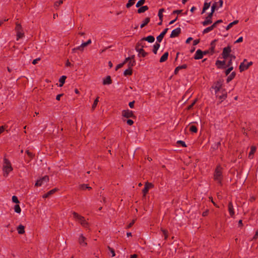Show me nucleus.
<instances>
[{
	"instance_id": "obj_1",
	"label": "nucleus",
	"mask_w": 258,
	"mask_h": 258,
	"mask_svg": "<svg viewBox=\"0 0 258 258\" xmlns=\"http://www.w3.org/2000/svg\"><path fill=\"white\" fill-rule=\"evenodd\" d=\"M13 170V167L11 163L9 160L5 158L4 159V163L3 166V175L5 177H7L12 171Z\"/></svg>"
},
{
	"instance_id": "obj_2",
	"label": "nucleus",
	"mask_w": 258,
	"mask_h": 258,
	"mask_svg": "<svg viewBox=\"0 0 258 258\" xmlns=\"http://www.w3.org/2000/svg\"><path fill=\"white\" fill-rule=\"evenodd\" d=\"M214 180L219 183H221L223 179L222 168L220 166H218L215 169L214 175Z\"/></svg>"
},
{
	"instance_id": "obj_3",
	"label": "nucleus",
	"mask_w": 258,
	"mask_h": 258,
	"mask_svg": "<svg viewBox=\"0 0 258 258\" xmlns=\"http://www.w3.org/2000/svg\"><path fill=\"white\" fill-rule=\"evenodd\" d=\"M74 218L78 220L82 226L87 227L88 225V222L85 220V218L75 212H73Z\"/></svg>"
},
{
	"instance_id": "obj_4",
	"label": "nucleus",
	"mask_w": 258,
	"mask_h": 258,
	"mask_svg": "<svg viewBox=\"0 0 258 258\" xmlns=\"http://www.w3.org/2000/svg\"><path fill=\"white\" fill-rule=\"evenodd\" d=\"M222 82L221 80H219L214 84L212 88L214 89L215 93L216 96H218L219 93H220L221 91H222V90H223L222 88Z\"/></svg>"
},
{
	"instance_id": "obj_5",
	"label": "nucleus",
	"mask_w": 258,
	"mask_h": 258,
	"mask_svg": "<svg viewBox=\"0 0 258 258\" xmlns=\"http://www.w3.org/2000/svg\"><path fill=\"white\" fill-rule=\"evenodd\" d=\"M247 60L246 59H244L243 61L240 63L239 66V70L240 72L247 70L251 65H252V61H250L246 63L245 62Z\"/></svg>"
},
{
	"instance_id": "obj_6",
	"label": "nucleus",
	"mask_w": 258,
	"mask_h": 258,
	"mask_svg": "<svg viewBox=\"0 0 258 258\" xmlns=\"http://www.w3.org/2000/svg\"><path fill=\"white\" fill-rule=\"evenodd\" d=\"M49 181V177L47 175L44 176V177L40 178L39 179L37 180L36 182L35 183V185L36 186H41L44 184L46 183Z\"/></svg>"
},
{
	"instance_id": "obj_7",
	"label": "nucleus",
	"mask_w": 258,
	"mask_h": 258,
	"mask_svg": "<svg viewBox=\"0 0 258 258\" xmlns=\"http://www.w3.org/2000/svg\"><path fill=\"white\" fill-rule=\"evenodd\" d=\"M231 51V47L227 46L226 47H224L222 52V56L224 58H227L230 54V52Z\"/></svg>"
},
{
	"instance_id": "obj_8",
	"label": "nucleus",
	"mask_w": 258,
	"mask_h": 258,
	"mask_svg": "<svg viewBox=\"0 0 258 258\" xmlns=\"http://www.w3.org/2000/svg\"><path fill=\"white\" fill-rule=\"evenodd\" d=\"M122 115L126 118H130L133 117L134 114L132 111L127 109L122 111Z\"/></svg>"
},
{
	"instance_id": "obj_9",
	"label": "nucleus",
	"mask_w": 258,
	"mask_h": 258,
	"mask_svg": "<svg viewBox=\"0 0 258 258\" xmlns=\"http://www.w3.org/2000/svg\"><path fill=\"white\" fill-rule=\"evenodd\" d=\"M153 187V184L151 183L146 182L145 185V187L143 189V192L144 196H145L146 194L148 192L149 189Z\"/></svg>"
},
{
	"instance_id": "obj_10",
	"label": "nucleus",
	"mask_w": 258,
	"mask_h": 258,
	"mask_svg": "<svg viewBox=\"0 0 258 258\" xmlns=\"http://www.w3.org/2000/svg\"><path fill=\"white\" fill-rule=\"evenodd\" d=\"M86 238L84 235L81 234L79 238V243L82 246H86L87 243L86 242Z\"/></svg>"
},
{
	"instance_id": "obj_11",
	"label": "nucleus",
	"mask_w": 258,
	"mask_h": 258,
	"mask_svg": "<svg viewBox=\"0 0 258 258\" xmlns=\"http://www.w3.org/2000/svg\"><path fill=\"white\" fill-rule=\"evenodd\" d=\"M181 32V29L178 27L172 30L170 34V38H174L178 36Z\"/></svg>"
},
{
	"instance_id": "obj_12",
	"label": "nucleus",
	"mask_w": 258,
	"mask_h": 258,
	"mask_svg": "<svg viewBox=\"0 0 258 258\" xmlns=\"http://www.w3.org/2000/svg\"><path fill=\"white\" fill-rule=\"evenodd\" d=\"M168 28H165L161 33L157 37V41L160 43L162 41L164 36L166 34Z\"/></svg>"
},
{
	"instance_id": "obj_13",
	"label": "nucleus",
	"mask_w": 258,
	"mask_h": 258,
	"mask_svg": "<svg viewBox=\"0 0 258 258\" xmlns=\"http://www.w3.org/2000/svg\"><path fill=\"white\" fill-rule=\"evenodd\" d=\"M203 52L200 49H198L196 51V53L195 54V56H194L195 59H202L203 58Z\"/></svg>"
},
{
	"instance_id": "obj_14",
	"label": "nucleus",
	"mask_w": 258,
	"mask_h": 258,
	"mask_svg": "<svg viewBox=\"0 0 258 258\" xmlns=\"http://www.w3.org/2000/svg\"><path fill=\"white\" fill-rule=\"evenodd\" d=\"M220 99H221L222 101L223 100H224L227 97V93L225 90H222V91H221L220 93H219V96H217Z\"/></svg>"
},
{
	"instance_id": "obj_15",
	"label": "nucleus",
	"mask_w": 258,
	"mask_h": 258,
	"mask_svg": "<svg viewBox=\"0 0 258 258\" xmlns=\"http://www.w3.org/2000/svg\"><path fill=\"white\" fill-rule=\"evenodd\" d=\"M228 211H229L230 215L231 217H233L234 215V211L233 204L231 202H230L228 204Z\"/></svg>"
},
{
	"instance_id": "obj_16",
	"label": "nucleus",
	"mask_w": 258,
	"mask_h": 258,
	"mask_svg": "<svg viewBox=\"0 0 258 258\" xmlns=\"http://www.w3.org/2000/svg\"><path fill=\"white\" fill-rule=\"evenodd\" d=\"M142 40L147 41L149 43H153L155 41V38L154 36L150 35L146 37H143Z\"/></svg>"
},
{
	"instance_id": "obj_17",
	"label": "nucleus",
	"mask_w": 258,
	"mask_h": 258,
	"mask_svg": "<svg viewBox=\"0 0 258 258\" xmlns=\"http://www.w3.org/2000/svg\"><path fill=\"white\" fill-rule=\"evenodd\" d=\"M136 50L139 52V55H142L143 57H145L147 55V53L142 48H136Z\"/></svg>"
},
{
	"instance_id": "obj_18",
	"label": "nucleus",
	"mask_w": 258,
	"mask_h": 258,
	"mask_svg": "<svg viewBox=\"0 0 258 258\" xmlns=\"http://www.w3.org/2000/svg\"><path fill=\"white\" fill-rule=\"evenodd\" d=\"M256 151V148L254 146H251L250 148V151L248 154V157L250 159H252L253 157V154Z\"/></svg>"
},
{
	"instance_id": "obj_19",
	"label": "nucleus",
	"mask_w": 258,
	"mask_h": 258,
	"mask_svg": "<svg viewBox=\"0 0 258 258\" xmlns=\"http://www.w3.org/2000/svg\"><path fill=\"white\" fill-rule=\"evenodd\" d=\"M56 190H57L56 188L52 189L50 190V191H49L48 192H47L46 194L43 195L42 198H47L49 197L50 195L54 194Z\"/></svg>"
},
{
	"instance_id": "obj_20",
	"label": "nucleus",
	"mask_w": 258,
	"mask_h": 258,
	"mask_svg": "<svg viewBox=\"0 0 258 258\" xmlns=\"http://www.w3.org/2000/svg\"><path fill=\"white\" fill-rule=\"evenodd\" d=\"M17 230L18 231V233L19 234H23L25 233V227L22 225H20L17 227Z\"/></svg>"
},
{
	"instance_id": "obj_21",
	"label": "nucleus",
	"mask_w": 258,
	"mask_h": 258,
	"mask_svg": "<svg viewBox=\"0 0 258 258\" xmlns=\"http://www.w3.org/2000/svg\"><path fill=\"white\" fill-rule=\"evenodd\" d=\"M212 23V19L210 17H206L205 20L202 22V24L203 26H207L209 24H211Z\"/></svg>"
},
{
	"instance_id": "obj_22",
	"label": "nucleus",
	"mask_w": 258,
	"mask_h": 258,
	"mask_svg": "<svg viewBox=\"0 0 258 258\" xmlns=\"http://www.w3.org/2000/svg\"><path fill=\"white\" fill-rule=\"evenodd\" d=\"M187 68V66L185 64H182L181 66H178L176 67L174 70V74H177L179 70L181 69H185Z\"/></svg>"
},
{
	"instance_id": "obj_23",
	"label": "nucleus",
	"mask_w": 258,
	"mask_h": 258,
	"mask_svg": "<svg viewBox=\"0 0 258 258\" xmlns=\"http://www.w3.org/2000/svg\"><path fill=\"white\" fill-rule=\"evenodd\" d=\"M168 56V53L167 52H165L163 54V55L161 57V58L160 59V62H163L165 61L167 59Z\"/></svg>"
},
{
	"instance_id": "obj_24",
	"label": "nucleus",
	"mask_w": 258,
	"mask_h": 258,
	"mask_svg": "<svg viewBox=\"0 0 258 258\" xmlns=\"http://www.w3.org/2000/svg\"><path fill=\"white\" fill-rule=\"evenodd\" d=\"M148 9L149 8L147 6H142L138 10V13L140 14L144 13L145 11H147Z\"/></svg>"
},
{
	"instance_id": "obj_25",
	"label": "nucleus",
	"mask_w": 258,
	"mask_h": 258,
	"mask_svg": "<svg viewBox=\"0 0 258 258\" xmlns=\"http://www.w3.org/2000/svg\"><path fill=\"white\" fill-rule=\"evenodd\" d=\"M160 46V45L158 42V43L157 42L155 43V44L154 45L153 52H154V54L157 53V50L159 48Z\"/></svg>"
},
{
	"instance_id": "obj_26",
	"label": "nucleus",
	"mask_w": 258,
	"mask_h": 258,
	"mask_svg": "<svg viewBox=\"0 0 258 258\" xmlns=\"http://www.w3.org/2000/svg\"><path fill=\"white\" fill-rule=\"evenodd\" d=\"M134 56H133L132 57H130V59L128 60V61H129L128 67H131V69H132V67H133L134 66H135L136 64V61L133 59Z\"/></svg>"
},
{
	"instance_id": "obj_27",
	"label": "nucleus",
	"mask_w": 258,
	"mask_h": 258,
	"mask_svg": "<svg viewBox=\"0 0 258 258\" xmlns=\"http://www.w3.org/2000/svg\"><path fill=\"white\" fill-rule=\"evenodd\" d=\"M128 59H130V57H127L125 59L124 61L122 62V63H120L119 64H118L116 67V70H118V69L119 68H121V67H123V66L127 62H128Z\"/></svg>"
},
{
	"instance_id": "obj_28",
	"label": "nucleus",
	"mask_w": 258,
	"mask_h": 258,
	"mask_svg": "<svg viewBox=\"0 0 258 258\" xmlns=\"http://www.w3.org/2000/svg\"><path fill=\"white\" fill-rule=\"evenodd\" d=\"M104 85H109L111 83V80L110 76H107L105 79L103 80Z\"/></svg>"
},
{
	"instance_id": "obj_29",
	"label": "nucleus",
	"mask_w": 258,
	"mask_h": 258,
	"mask_svg": "<svg viewBox=\"0 0 258 258\" xmlns=\"http://www.w3.org/2000/svg\"><path fill=\"white\" fill-rule=\"evenodd\" d=\"M144 40H142V38L137 43L136 48H142L144 47Z\"/></svg>"
},
{
	"instance_id": "obj_30",
	"label": "nucleus",
	"mask_w": 258,
	"mask_h": 258,
	"mask_svg": "<svg viewBox=\"0 0 258 258\" xmlns=\"http://www.w3.org/2000/svg\"><path fill=\"white\" fill-rule=\"evenodd\" d=\"M66 79V77L65 76H62L60 78V79L59 80V87H62L63 86V84L65 82Z\"/></svg>"
},
{
	"instance_id": "obj_31",
	"label": "nucleus",
	"mask_w": 258,
	"mask_h": 258,
	"mask_svg": "<svg viewBox=\"0 0 258 258\" xmlns=\"http://www.w3.org/2000/svg\"><path fill=\"white\" fill-rule=\"evenodd\" d=\"M238 22V20H235L233 22L229 23L226 28V30L230 29L234 25L237 24Z\"/></svg>"
},
{
	"instance_id": "obj_32",
	"label": "nucleus",
	"mask_w": 258,
	"mask_h": 258,
	"mask_svg": "<svg viewBox=\"0 0 258 258\" xmlns=\"http://www.w3.org/2000/svg\"><path fill=\"white\" fill-rule=\"evenodd\" d=\"M123 74L124 76L131 75L132 74V69L131 67H128L127 69L125 70L124 71Z\"/></svg>"
},
{
	"instance_id": "obj_33",
	"label": "nucleus",
	"mask_w": 258,
	"mask_h": 258,
	"mask_svg": "<svg viewBox=\"0 0 258 258\" xmlns=\"http://www.w3.org/2000/svg\"><path fill=\"white\" fill-rule=\"evenodd\" d=\"M150 22V18H146L142 22L141 25V28H142L145 26Z\"/></svg>"
},
{
	"instance_id": "obj_34",
	"label": "nucleus",
	"mask_w": 258,
	"mask_h": 258,
	"mask_svg": "<svg viewBox=\"0 0 258 258\" xmlns=\"http://www.w3.org/2000/svg\"><path fill=\"white\" fill-rule=\"evenodd\" d=\"M210 6V3H205L204 5V7H203V11H202V14L205 13V12L209 8Z\"/></svg>"
},
{
	"instance_id": "obj_35",
	"label": "nucleus",
	"mask_w": 258,
	"mask_h": 258,
	"mask_svg": "<svg viewBox=\"0 0 258 258\" xmlns=\"http://www.w3.org/2000/svg\"><path fill=\"white\" fill-rule=\"evenodd\" d=\"M17 32V40H18L19 39L21 38L24 36V32L23 31H18Z\"/></svg>"
},
{
	"instance_id": "obj_36",
	"label": "nucleus",
	"mask_w": 258,
	"mask_h": 258,
	"mask_svg": "<svg viewBox=\"0 0 258 258\" xmlns=\"http://www.w3.org/2000/svg\"><path fill=\"white\" fill-rule=\"evenodd\" d=\"M216 40H214L213 41H212L211 43V48H210V50L213 53L214 52V49H215V42H216Z\"/></svg>"
},
{
	"instance_id": "obj_37",
	"label": "nucleus",
	"mask_w": 258,
	"mask_h": 258,
	"mask_svg": "<svg viewBox=\"0 0 258 258\" xmlns=\"http://www.w3.org/2000/svg\"><path fill=\"white\" fill-rule=\"evenodd\" d=\"M216 64L218 67H220L221 66H223L225 64V61L224 60L221 61V60H217L216 62Z\"/></svg>"
},
{
	"instance_id": "obj_38",
	"label": "nucleus",
	"mask_w": 258,
	"mask_h": 258,
	"mask_svg": "<svg viewBox=\"0 0 258 258\" xmlns=\"http://www.w3.org/2000/svg\"><path fill=\"white\" fill-rule=\"evenodd\" d=\"M235 74L234 72H232L227 78V82H229L231 81L235 77Z\"/></svg>"
},
{
	"instance_id": "obj_39",
	"label": "nucleus",
	"mask_w": 258,
	"mask_h": 258,
	"mask_svg": "<svg viewBox=\"0 0 258 258\" xmlns=\"http://www.w3.org/2000/svg\"><path fill=\"white\" fill-rule=\"evenodd\" d=\"M63 3V0H59L58 1L56 2L54 4V7L55 8L57 9L58 7Z\"/></svg>"
},
{
	"instance_id": "obj_40",
	"label": "nucleus",
	"mask_w": 258,
	"mask_h": 258,
	"mask_svg": "<svg viewBox=\"0 0 258 258\" xmlns=\"http://www.w3.org/2000/svg\"><path fill=\"white\" fill-rule=\"evenodd\" d=\"M15 212L17 213H20L21 211V209L19 205H16L14 207Z\"/></svg>"
},
{
	"instance_id": "obj_41",
	"label": "nucleus",
	"mask_w": 258,
	"mask_h": 258,
	"mask_svg": "<svg viewBox=\"0 0 258 258\" xmlns=\"http://www.w3.org/2000/svg\"><path fill=\"white\" fill-rule=\"evenodd\" d=\"M99 97H97L96 99L94 100V102L92 105V108L93 109H94L95 108V107H96L98 102H99Z\"/></svg>"
},
{
	"instance_id": "obj_42",
	"label": "nucleus",
	"mask_w": 258,
	"mask_h": 258,
	"mask_svg": "<svg viewBox=\"0 0 258 258\" xmlns=\"http://www.w3.org/2000/svg\"><path fill=\"white\" fill-rule=\"evenodd\" d=\"M135 4V1L134 0H129L128 3L126 5V7L127 8H130Z\"/></svg>"
},
{
	"instance_id": "obj_43",
	"label": "nucleus",
	"mask_w": 258,
	"mask_h": 258,
	"mask_svg": "<svg viewBox=\"0 0 258 258\" xmlns=\"http://www.w3.org/2000/svg\"><path fill=\"white\" fill-rule=\"evenodd\" d=\"M189 131L193 133H197L198 131V130L196 126L191 125L189 126Z\"/></svg>"
},
{
	"instance_id": "obj_44",
	"label": "nucleus",
	"mask_w": 258,
	"mask_h": 258,
	"mask_svg": "<svg viewBox=\"0 0 258 258\" xmlns=\"http://www.w3.org/2000/svg\"><path fill=\"white\" fill-rule=\"evenodd\" d=\"M15 30L16 32H18V31H23L22 30V28L20 24H18V23H16V28H15Z\"/></svg>"
},
{
	"instance_id": "obj_45",
	"label": "nucleus",
	"mask_w": 258,
	"mask_h": 258,
	"mask_svg": "<svg viewBox=\"0 0 258 258\" xmlns=\"http://www.w3.org/2000/svg\"><path fill=\"white\" fill-rule=\"evenodd\" d=\"M145 3V0H140L137 3L136 7L139 8V7H141L142 5L144 4Z\"/></svg>"
},
{
	"instance_id": "obj_46",
	"label": "nucleus",
	"mask_w": 258,
	"mask_h": 258,
	"mask_svg": "<svg viewBox=\"0 0 258 258\" xmlns=\"http://www.w3.org/2000/svg\"><path fill=\"white\" fill-rule=\"evenodd\" d=\"M212 30H213L211 26H210V27H208L205 28L203 30V34H206V33H207L211 31Z\"/></svg>"
},
{
	"instance_id": "obj_47",
	"label": "nucleus",
	"mask_w": 258,
	"mask_h": 258,
	"mask_svg": "<svg viewBox=\"0 0 258 258\" xmlns=\"http://www.w3.org/2000/svg\"><path fill=\"white\" fill-rule=\"evenodd\" d=\"M80 188L82 189H91V187L89 186L86 184H81L80 185Z\"/></svg>"
},
{
	"instance_id": "obj_48",
	"label": "nucleus",
	"mask_w": 258,
	"mask_h": 258,
	"mask_svg": "<svg viewBox=\"0 0 258 258\" xmlns=\"http://www.w3.org/2000/svg\"><path fill=\"white\" fill-rule=\"evenodd\" d=\"M218 6L217 5V3H214L211 7V12H214L215 9H218Z\"/></svg>"
},
{
	"instance_id": "obj_49",
	"label": "nucleus",
	"mask_w": 258,
	"mask_h": 258,
	"mask_svg": "<svg viewBox=\"0 0 258 258\" xmlns=\"http://www.w3.org/2000/svg\"><path fill=\"white\" fill-rule=\"evenodd\" d=\"M12 201L15 203L18 204L19 203L18 198L15 196H13L12 197Z\"/></svg>"
},
{
	"instance_id": "obj_50",
	"label": "nucleus",
	"mask_w": 258,
	"mask_h": 258,
	"mask_svg": "<svg viewBox=\"0 0 258 258\" xmlns=\"http://www.w3.org/2000/svg\"><path fill=\"white\" fill-rule=\"evenodd\" d=\"M215 3H217V5H218V8L222 7L223 5V0H218V2H216Z\"/></svg>"
},
{
	"instance_id": "obj_51",
	"label": "nucleus",
	"mask_w": 258,
	"mask_h": 258,
	"mask_svg": "<svg viewBox=\"0 0 258 258\" xmlns=\"http://www.w3.org/2000/svg\"><path fill=\"white\" fill-rule=\"evenodd\" d=\"M233 69V67L232 66H231L229 67L225 72L226 75H228L231 71H232Z\"/></svg>"
},
{
	"instance_id": "obj_52",
	"label": "nucleus",
	"mask_w": 258,
	"mask_h": 258,
	"mask_svg": "<svg viewBox=\"0 0 258 258\" xmlns=\"http://www.w3.org/2000/svg\"><path fill=\"white\" fill-rule=\"evenodd\" d=\"M108 249L110 251L111 254H112V256H114L115 255V251L113 249V248L110 247H108Z\"/></svg>"
},
{
	"instance_id": "obj_53",
	"label": "nucleus",
	"mask_w": 258,
	"mask_h": 258,
	"mask_svg": "<svg viewBox=\"0 0 258 258\" xmlns=\"http://www.w3.org/2000/svg\"><path fill=\"white\" fill-rule=\"evenodd\" d=\"M196 101H197V100H195L193 101V102H192V103L190 105H189V106H188L187 109H188V110H189V109H191V108L192 107V106H193L195 105V104L196 103Z\"/></svg>"
},
{
	"instance_id": "obj_54",
	"label": "nucleus",
	"mask_w": 258,
	"mask_h": 258,
	"mask_svg": "<svg viewBox=\"0 0 258 258\" xmlns=\"http://www.w3.org/2000/svg\"><path fill=\"white\" fill-rule=\"evenodd\" d=\"M158 16L159 17V20L160 21H161V22H162L163 21V13L158 12Z\"/></svg>"
},
{
	"instance_id": "obj_55",
	"label": "nucleus",
	"mask_w": 258,
	"mask_h": 258,
	"mask_svg": "<svg viewBox=\"0 0 258 258\" xmlns=\"http://www.w3.org/2000/svg\"><path fill=\"white\" fill-rule=\"evenodd\" d=\"M177 143L181 144L182 147H185L186 146L185 142L182 141H178Z\"/></svg>"
},
{
	"instance_id": "obj_56",
	"label": "nucleus",
	"mask_w": 258,
	"mask_h": 258,
	"mask_svg": "<svg viewBox=\"0 0 258 258\" xmlns=\"http://www.w3.org/2000/svg\"><path fill=\"white\" fill-rule=\"evenodd\" d=\"M26 153H27V154L28 155V156L30 158H33V155L31 152H29L28 150H27L26 151Z\"/></svg>"
},
{
	"instance_id": "obj_57",
	"label": "nucleus",
	"mask_w": 258,
	"mask_h": 258,
	"mask_svg": "<svg viewBox=\"0 0 258 258\" xmlns=\"http://www.w3.org/2000/svg\"><path fill=\"white\" fill-rule=\"evenodd\" d=\"M163 234L165 237V239H166L168 237L167 231L165 230H162Z\"/></svg>"
},
{
	"instance_id": "obj_58",
	"label": "nucleus",
	"mask_w": 258,
	"mask_h": 258,
	"mask_svg": "<svg viewBox=\"0 0 258 258\" xmlns=\"http://www.w3.org/2000/svg\"><path fill=\"white\" fill-rule=\"evenodd\" d=\"M126 123H127V124H128L130 125H132L134 123V121L132 119H128L126 121Z\"/></svg>"
},
{
	"instance_id": "obj_59",
	"label": "nucleus",
	"mask_w": 258,
	"mask_h": 258,
	"mask_svg": "<svg viewBox=\"0 0 258 258\" xmlns=\"http://www.w3.org/2000/svg\"><path fill=\"white\" fill-rule=\"evenodd\" d=\"M40 60V58H36V59H34V60H33V61H32V63H33V64H36L37 63V62H38V61H39Z\"/></svg>"
},
{
	"instance_id": "obj_60",
	"label": "nucleus",
	"mask_w": 258,
	"mask_h": 258,
	"mask_svg": "<svg viewBox=\"0 0 258 258\" xmlns=\"http://www.w3.org/2000/svg\"><path fill=\"white\" fill-rule=\"evenodd\" d=\"M258 237V230L255 232V234L253 237L252 240H255Z\"/></svg>"
},
{
	"instance_id": "obj_61",
	"label": "nucleus",
	"mask_w": 258,
	"mask_h": 258,
	"mask_svg": "<svg viewBox=\"0 0 258 258\" xmlns=\"http://www.w3.org/2000/svg\"><path fill=\"white\" fill-rule=\"evenodd\" d=\"M181 12H182L181 10H175V11H173L172 14H179L180 13H181Z\"/></svg>"
},
{
	"instance_id": "obj_62",
	"label": "nucleus",
	"mask_w": 258,
	"mask_h": 258,
	"mask_svg": "<svg viewBox=\"0 0 258 258\" xmlns=\"http://www.w3.org/2000/svg\"><path fill=\"white\" fill-rule=\"evenodd\" d=\"M134 103H135V101H132V102H130L129 103V104H128V105H129V106L130 107V108H134Z\"/></svg>"
},
{
	"instance_id": "obj_63",
	"label": "nucleus",
	"mask_w": 258,
	"mask_h": 258,
	"mask_svg": "<svg viewBox=\"0 0 258 258\" xmlns=\"http://www.w3.org/2000/svg\"><path fill=\"white\" fill-rule=\"evenodd\" d=\"M200 42L199 39H196L193 41V45H196Z\"/></svg>"
},
{
	"instance_id": "obj_64",
	"label": "nucleus",
	"mask_w": 258,
	"mask_h": 258,
	"mask_svg": "<svg viewBox=\"0 0 258 258\" xmlns=\"http://www.w3.org/2000/svg\"><path fill=\"white\" fill-rule=\"evenodd\" d=\"M242 41H243V37H240L235 42V43L241 42Z\"/></svg>"
}]
</instances>
